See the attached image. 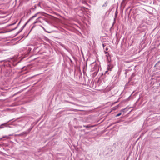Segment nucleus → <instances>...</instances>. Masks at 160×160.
Wrapping results in <instances>:
<instances>
[{
	"instance_id": "30",
	"label": "nucleus",
	"mask_w": 160,
	"mask_h": 160,
	"mask_svg": "<svg viewBox=\"0 0 160 160\" xmlns=\"http://www.w3.org/2000/svg\"><path fill=\"white\" fill-rule=\"evenodd\" d=\"M11 120H10L9 121H8V122H10V121H11Z\"/></svg>"
},
{
	"instance_id": "1",
	"label": "nucleus",
	"mask_w": 160,
	"mask_h": 160,
	"mask_svg": "<svg viewBox=\"0 0 160 160\" xmlns=\"http://www.w3.org/2000/svg\"><path fill=\"white\" fill-rule=\"evenodd\" d=\"M42 18L41 17H39L38 18H37L35 21L33 22V24L34 25V26H35V25L36 23L38 22H41V21L40 20V19Z\"/></svg>"
},
{
	"instance_id": "24",
	"label": "nucleus",
	"mask_w": 160,
	"mask_h": 160,
	"mask_svg": "<svg viewBox=\"0 0 160 160\" xmlns=\"http://www.w3.org/2000/svg\"><path fill=\"white\" fill-rule=\"evenodd\" d=\"M18 93H19V92H17V93H15L14 94V95H17V94Z\"/></svg>"
},
{
	"instance_id": "29",
	"label": "nucleus",
	"mask_w": 160,
	"mask_h": 160,
	"mask_svg": "<svg viewBox=\"0 0 160 160\" xmlns=\"http://www.w3.org/2000/svg\"><path fill=\"white\" fill-rule=\"evenodd\" d=\"M125 74H126V72H125Z\"/></svg>"
},
{
	"instance_id": "13",
	"label": "nucleus",
	"mask_w": 160,
	"mask_h": 160,
	"mask_svg": "<svg viewBox=\"0 0 160 160\" xmlns=\"http://www.w3.org/2000/svg\"><path fill=\"white\" fill-rule=\"evenodd\" d=\"M22 30L23 29L21 28L20 30L17 32V35L20 33Z\"/></svg>"
},
{
	"instance_id": "18",
	"label": "nucleus",
	"mask_w": 160,
	"mask_h": 160,
	"mask_svg": "<svg viewBox=\"0 0 160 160\" xmlns=\"http://www.w3.org/2000/svg\"><path fill=\"white\" fill-rule=\"evenodd\" d=\"M64 102L65 103L67 102V103H70V102H69V101H67V100H64Z\"/></svg>"
},
{
	"instance_id": "6",
	"label": "nucleus",
	"mask_w": 160,
	"mask_h": 160,
	"mask_svg": "<svg viewBox=\"0 0 160 160\" xmlns=\"http://www.w3.org/2000/svg\"><path fill=\"white\" fill-rule=\"evenodd\" d=\"M12 135V134H10L8 136H6V135L3 136L1 139H3V138H7V139H10V136H11Z\"/></svg>"
},
{
	"instance_id": "7",
	"label": "nucleus",
	"mask_w": 160,
	"mask_h": 160,
	"mask_svg": "<svg viewBox=\"0 0 160 160\" xmlns=\"http://www.w3.org/2000/svg\"><path fill=\"white\" fill-rule=\"evenodd\" d=\"M22 135H27L28 134V132H22Z\"/></svg>"
},
{
	"instance_id": "17",
	"label": "nucleus",
	"mask_w": 160,
	"mask_h": 160,
	"mask_svg": "<svg viewBox=\"0 0 160 160\" xmlns=\"http://www.w3.org/2000/svg\"><path fill=\"white\" fill-rule=\"evenodd\" d=\"M122 114V113H118V114H117L116 115V117H118L119 116H120L121 114Z\"/></svg>"
},
{
	"instance_id": "2",
	"label": "nucleus",
	"mask_w": 160,
	"mask_h": 160,
	"mask_svg": "<svg viewBox=\"0 0 160 160\" xmlns=\"http://www.w3.org/2000/svg\"><path fill=\"white\" fill-rule=\"evenodd\" d=\"M112 69L109 67L107 68V70L105 72L104 74H106L108 73V74H109L111 72Z\"/></svg>"
},
{
	"instance_id": "22",
	"label": "nucleus",
	"mask_w": 160,
	"mask_h": 160,
	"mask_svg": "<svg viewBox=\"0 0 160 160\" xmlns=\"http://www.w3.org/2000/svg\"><path fill=\"white\" fill-rule=\"evenodd\" d=\"M70 103H71L73 105H76V103H74V102H70Z\"/></svg>"
},
{
	"instance_id": "4",
	"label": "nucleus",
	"mask_w": 160,
	"mask_h": 160,
	"mask_svg": "<svg viewBox=\"0 0 160 160\" xmlns=\"http://www.w3.org/2000/svg\"><path fill=\"white\" fill-rule=\"evenodd\" d=\"M39 13V12H38L37 13H36L32 17L28 20V22H29L30 21L32 20V19L36 17L37 16V15Z\"/></svg>"
},
{
	"instance_id": "21",
	"label": "nucleus",
	"mask_w": 160,
	"mask_h": 160,
	"mask_svg": "<svg viewBox=\"0 0 160 160\" xmlns=\"http://www.w3.org/2000/svg\"><path fill=\"white\" fill-rule=\"evenodd\" d=\"M160 62V61H158V62H157L156 64L155 65L154 67H156L157 65Z\"/></svg>"
},
{
	"instance_id": "27",
	"label": "nucleus",
	"mask_w": 160,
	"mask_h": 160,
	"mask_svg": "<svg viewBox=\"0 0 160 160\" xmlns=\"http://www.w3.org/2000/svg\"><path fill=\"white\" fill-rule=\"evenodd\" d=\"M2 62V61H0V62Z\"/></svg>"
},
{
	"instance_id": "23",
	"label": "nucleus",
	"mask_w": 160,
	"mask_h": 160,
	"mask_svg": "<svg viewBox=\"0 0 160 160\" xmlns=\"http://www.w3.org/2000/svg\"><path fill=\"white\" fill-rule=\"evenodd\" d=\"M76 105V106H80V105H78V104H76V105Z\"/></svg>"
},
{
	"instance_id": "28",
	"label": "nucleus",
	"mask_w": 160,
	"mask_h": 160,
	"mask_svg": "<svg viewBox=\"0 0 160 160\" xmlns=\"http://www.w3.org/2000/svg\"><path fill=\"white\" fill-rule=\"evenodd\" d=\"M128 158L126 160H128Z\"/></svg>"
},
{
	"instance_id": "14",
	"label": "nucleus",
	"mask_w": 160,
	"mask_h": 160,
	"mask_svg": "<svg viewBox=\"0 0 160 160\" xmlns=\"http://www.w3.org/2000/svg\"><path fill=\"white\" fill-rule=\"evenodd\" d=\"M5 125V124H2L0 125V129L3 128L2 126Z\"/></svg>"
},
{
	"instance_id": "10",
	"label": "nucleus",
	"mask_w": 160,
	"mask_h": 160,
	"mask_svg": "<svg viewBox=\"0 0 160 160\" xmlns=\"http://www.w3.org/2000/svg\"><path fill=\"white\" fill-rule=\"evenodd\" d=\"M107 2H105L103 5L102 7H106L107 6Z\"/></svg>"
},
{
	"instance_id": "31",
	"label": "nucleus",
	"mask_w": 160,
	"mask_h": 160,
	"mask_svg": "<svg viewBox=\"0 0 160 160\" xmlns=\"http://www.w3.org/2000/svg\"><path fill=\"white\" fill-rule=\"evenodd\" d=\"M103 47H104V44H103Z\"/></svg>"
},
{
	"instance_id": "5",
	"label": "nucleus",
	"mask_w": 160,
	"mask_h": 160,
	"mask_svg": "<svg viewBox=\"0 0 160 160\" xmlns=\"http://www.w3.org/2000/svg\"><path fill=\"white\" fill-rule=\"evenodd\" d=\"M127 2H128L126 1V0H123L121 3V4L122 6L125 7Z\"/></svg>"
},
{
	"instance_id": "32",
	"label": "nucleus",
	"mask_w": 160,
	"mask_h": 160,
	"mask_svg": "<svg viewBox=\"0 0 160 160\" xmlns=\"http://www.w3.org/2000/svg\"><path fill=\"white\" fill-rule=\"evenodd\" d=\"M70 61H71V62H72V61L71 60H70Z\"/></svg>"
},
{
	"instance_id": "19",
	"label": "nucleus",
	"mask_w": 160,
	"mask_h": 160,
	"mask_svg": "<svg viewBox=\"0 0 160 160\" xmlns=\"http://www.w3.org/2000/svg\"><path fill=\"white\" fill-rule=\"evenodd\" d=\"M42 27V28L44 30V31H45V32H48V33H50V32H47L46 31L45 28H43L42 26H41Z\"/></svg>"
},
{
	"instance_id": "15",
	"label": "nucleus",
	"mask_w": 160,
	"mask_h": 160,
	"mask_svg": "<svg viewBox=\"0 0 160 160\" xmlns=\"http://www.w3.org/2000/svg\"><path fill=\"white\" fill-rule=\"evenodd\" d=\"M5 125V124H2L0 125V129L3 128L2 126Z\"/></svg>"
},
{
	"instance_id": "11",
	"label": "nucleus",
	"mask_w": 160,
	"mask_h": 160,
	"mask_svg": "<svg viewBox=\"0 0 160 160\" xmlns=\"http://www.w3.org/2000/svg\"><path fill=\"white\" fill-rule=\"evenodd\" d=\"M20 23V22H19L18 24V25H17V26L15 28H14L12 30H12H15L16 28H18V26H19V24Z\"/></svg>"
},
{
	"instance_id": "25",
	"label": "nucleus",
	"mask_w": 160,
	"mask_h": 160,
	"mask_svg": "<svg viewBox=\"0 0 160 160\" xmlns=\"http://www.w3.org/2000/svg\"><path fill=\"white\" fill-rule=\"evenodd\" d=\"M38 5L39 6H40V3H39L38 4Z\"/></svg>"
},
{
	"instance_id": "26",
	"label": "nucleus",
	"mask_w": 160,
	"mask_h": 160,
	"mask_svg": "<svg viewBox=\"0 0 160 160\" xmlns=\"http://www.w3.org/2000/svg\"><path fill=\"white\" fill-rule=\"evenodd\" d=\"M107 60L109 62V59L108 58H107Z\"/></svg>"
},
{
	"instance_id": "20",
	"label": "nucleus",
	"mask_w": 160,
	"mask_h": 160,
	"mask_svg": "<svg viewBox=\"0 0 160 160\" xmlns=\"http://www.w3.org/2000/svg\"><path fill=\"white\" fill-rule=\"evenodd\" d=\"M15 136H22V133H21V134H16L15 135Z\"/></svg>"
},
{
	"instance_id": "9",
	"label": "nucleus",
	"mask_w": 160,
	"mask_h": 160,
	"mask_svg": "<svg viewBox=\"0 0 160 160\" xmlns=\"http://www.w3.org/2000/svg\"><path fill=\"white\" fill-rule=\"evenodd\" d=\"M29 22H28V21H27V22L21 28L23 30L24 28L25 27L26 24L28 23Z\"/></svg>"
},
{
	"instance_id": "12",
	"label": "nucleus",
	"mask_w": 160,
	"mask_h": 160,
	"mask_svg": "<svg viewBox=\"0 0 160 160\" xmlns=\"http://www.w3.org/2000/svg\"><path fill=\"white\" fill-rule=\"evenodd\" d=\"M32 129V128H29L28 130L27 131V132H28V134L29 133V132L31 131V130Z\"/></svg>"
},
{
	"instance_id": "16",
	"label": "nucleus",
	"mask_w": 160,
	"mask_h": 160,
	"mask_svg": "<svg viewBox=\"0 0 160 160\" xmlns=\"http://www.w3.org/2000/svg\"><path fill=\"white\" fill-rule=\"evenodd\" d=\"M125 109H125V108L124 109H122V110H121V112H123V113H124L125 112H126V111H125Z\"/></svg>"
},
{
	"instance_id": "3",
	"label": "nucleus",
	"mask_w": 160,
	"mask_h": 160,
	"mask_svg": "<svg viewBox=\"0 0 160 160\" xmlns=\"http://www.w3.org/2000/svg\"><path fill=\"white\" fill-rule=\"evenodd\" d=\"M94 68H95V69L94 70H95V72H94V73H96V74L97 73V72L99 70V68H98V65H96L94 66Z\"/></svg>"
},
{
	"instance_id": "33",
	"label": "nucleus",
	"mask_w": 160,
	"mask_h": 160,
	"mask_svg": "<svg viewBox=\"0 0 160 160\" xmlns=\"http://www.w3.org/2000/svg\"><path fill=\"white\" fill-rule=\"evenodd\" d=\"M34 27V26H33V27H32V28H33V27Z\"/></svg>"
},
{
	"instance_id": "8",
	"label": "nucleus",
	"mask_w": 160,
	"mask_h": 160,
	"mask_svg": "<svg viewBox=\"0 0 160 160\" xmlns=\"http://www.w3.org/2000/svg\"><path fill=\"white\" fill-rule=\"evenodd\" d=\"M70 111H78L79 110H78V109H73V108H71L70 109Z\"/></svg>"
}]
</instances>
